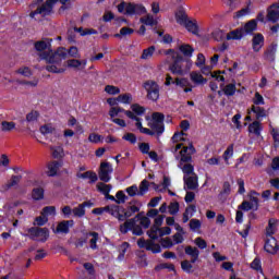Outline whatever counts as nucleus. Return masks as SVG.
I'll use <instances>...</instances> for the list:
<instances>
[{"mask_svg": "<svg viewBox=\"0 0 279 279\" xmlns=\"http://www.w3.org/2000/svg\"><path fill=\"white\" fill-rule=\"evenodd\" d=\"M54 3H58V0H47L46 3L29 13L31 19H36L38 14H40V16H49L53 10Z\"/></svg>", "mask_w": 279, "mask_h": 279, "instance_id": "423d86ee", "label": "nucleus"}, {"mask_svg": "<svg viewBox=\"0 0 279 279\" xmlns=\"http://www.w3.org/2000/svg\"><path fill=\"white\" fill-rule=\"evenodd\" d=\"M87 236H92V239L89 240L90 250H97V241H99V233L90 232L87 234Z\"/></svg>", "mask_w": 279, "mask_h": 279, "instance_id": "f704fd0d", "label": "nucleus"}, {"mask_svg": "<svg viewBox=\"0 0 279 279\" xmlns=\"http://www.w3.org/2000/svg\"><path fill=\"white\" fill-rule=\"evenodd\" d=\"M62 7L59 9L60 14H62L65 10H71V0H60Z\"/></svg>", "mask_w": 279, "mask_h": 279, "instance_id": "0e129e2a", "label": "nucleus"}, {"mask_svg": "<svg viewBox=\"0 0 279 279\" xmlns=\"http://www.w3.org/2000/svg\"><path fill=\"white\" fill-rule=\"evenodd\" d=\"M73 220H63L58 223L57 229L54 230L56 234H69V229L74 226Z\"/></svg>", "mask_w": 279, "mask_h": 279, "instance_id": "ddd939ff", "label": "nucleus"}, {"mask_svg": "<svg viewBox=\"0 0 279 279\" xmlns=\"http://www.w3.org/2000/svg\"><path fill=\"white\" fill-rule=\"evenodd\" d=\"M16 129V123L14 122H8V121H2L1 122V130L3 132H12V130Z\"/></svg>", "mask_w": 279, "mask_h": 279, "instance_id": "58836bf2", "label": "nucleus"}, {"mask_svg": "<svg viewBox=\"0 0 279 279\" xmlns=\"http://www.w3.org/2000/svg\"><path fill=\"white\" fill-rule=\"evenodd\" d=\"M262 130H263V128L260 126V122H258V121H255L248 125V132L251 134H255V136H260Z\"/></svg>", "mask_w": 279, "mask_h": 279, "instance_id": "c756f323", "label": "nucleus"}, {"mask_svg": "<svg viewBox=\"0 0 279 279\" xmlns=\"http://www.w3.org/2000/svg\"><path fill=\"white\" fill-rule=\"evenodd\" d=\"M47 218L52 215L56 216V208L53 206L45 207L41 211Z\"/></svg>", "mask_w": 279, "mask_h": 279, "instance_id": "69168bd1", "label": "nucleus"}, {"mask_svg": "<svg viewBox=\"0 0 279 279\" xmlns=\"http://www.w3.org/2000/svg\"><path fill=\"white\" fill-rule=\"evenodd\" d=\"M248 199L250 203L255 207L258 208V193L252 191L251 193H248Z\"/></svg>", "mask_w": 279, "mask_h": 279, "instance_id": "49530a36", "label": "nucleus"}, {"mask_svg": "<svg viewBox=\"0 0 279 279\" xmlns=\"http://www.w3.org/2000/svg\"><path fill=\"white\" fill-rule=\"evenodd\" d=\"M190 228L193 232H197V230L202 228V221H199L198 219L190 220Z\"/></svg>", "mask_w": 279, "mask_h": 279, "instance_id": "bf43d9fd", "label": "nucleus"}, {"mask_svg": "<svg viewBox=\"0 0 279 279\" xmlns=\"http://www.w3.org/2000/svg\"><path fill=\"white\" fill-rule=\"evenodd\" d=\"M175 21L179 23V25H185L189 22V17L186 16V13L184 11H179L175 13Z\"/></svg>", "mask_w": 279, "mask_h": 279, "instance_id": "2f4dec72", "label": "nucleus"}, {"mask_svg": "<svg viewBox=\"0 0 279 279\" xmlns=\"http://www.w3.org/2000/svg\"><path fill=\"white\" fill-rule=\"evenodd\" d=\"M243 36H245L243 28H238L227 34V40H241Z\"/></svg>", "mask_w": 279, "mask_h": 279, "instance_id": "b1692460", "label": "nucleus"}, {"mask_svg": "<svg viewBox=\"0 0 279 279\" xmlns=\"http://www.w3.org/2000/svg\"><path fill=\"white\" fill-rule=\"evenodd\" d=\"M144 88L147 92V99L150 101H158L160 98V87L154 81H148L144 84Z\"/></svg>", "mask_w": 279, "mask_h": 279, "instance_id": "0eeeda50", "label": "nucleus"}, {"mask_svg": "<svg viewBox=\"0 0 279 279\" xmlns=\"http://www.w3.org/2000/svg\"><path fill=\"white\" fill-rule=\"evenodd\" d=\"M116 109L118 110V114L120 112H124V114H126V117L129 119H132V121H136L135 125L140 130V132H142V134H148L150 136H151V134H154L153 132L149 131V129L143 128V122H141V118L136 117L134 114V112H132L130 110H125V109H123L121 107H116Z\"/></svg>", "mask_w": 279, "mask_h": 279, "instance_id": "6e6552de", "label": "nucleus"}, {"mask_svg": "<svg viewBox=\"0 0 279 279\" xmlns=\"http://www.w3.org/2000/svg\"><path fill=\"white\" fill-rule=\"evenodd\" d=\"M105 92L108 93V95H119V93H121V89H119V87L117 86L107 85L105 87Z\"/></svg>", "mask_w": 279, "mask_h": 279, "instance_id": "052dcab7", "label": "nucleus"}, {"mask_svg": "<svg viewBox=\"0 0 279 279\" xmlns=\"http://www.w3.org/2000/svg\"><path fill=\"white\" fill-rule=\"evenodd\" d=\"M65 51L66 56H69L70 58H82V56L80 54V49H77V47L75 46L70 47V49Z\"/></svg>", "mask_w": 279, "mask_h": 279, "instance_id": "a18cd8bd", "label": "nucleus"}, {"mask_svg": "<svg viewBox=\"0 0 279 279\" xmlns=\"http://www.w3.org/2000/svg\"><path fill=\"white\" fill-rule=\"evenodd\" d=\"M19 75H23V77H32V70L28 66H22L15 71Z\"/></svg>", "mask_w": 279, "mask_h": 279, "instance_id": "c03bdc74", "label": "nucleus"}, {"mask_svg": "<svg viewBox=\"0 0 279 279\" xmlns=\"http://www.w3.org/2000/svg\"><path fill=\"white\" fill-rule=\"evenodd\" d=\"M149 239L156 241V239H160V236H167L171 234V228L169 227H151L150 230L147 232Z\"/></svg>", "mask_w": 279, "mask_h": 279, "instance_id": "9b49d317", "label": "nucleus"}, {"mask_svg": "<svg viewBox=\"0 0 279 279\" xmlns=\"http://www.w3.org/2000/svg\"><path fill=\"white\" fill-rule=\"evenodd\" d=\"M21 182L20 175H13L10 181L4 185L5 189H12V186H16Z\"/></svg>", "mask_w": 279, "mask_h": 279, "instance_id": "3c124183", "label": "nucleus"}, {"mask_svg": "<svg viewBox=\"0 0 279 279\" xmlns=\"http://www.w3.org/2000/svg\"><path fill=\"white\" fill-rule=\"evenodd\" d=\"M257 23L256 20H251L247 22L244 27H242L244 35L245 34H252L253 32H256Z\"/></svg>", "mask_w": 279, "mask_h": 279, "instance_id": "c85d7f7f", "label": "nucleus"}, {"mask_svg": "<svg viewBox=\"0 0 279 279\" xmlns=\"http://www.w3.org/2000/svg\"><path fill=\"white\" fill-rule=\"evenodd\" d=\"M138 191H140L138 195H141V196L145 195V193H147L149 191V181L143 180L140 184Z\"/></svg>", "mask_w": 279, "mask_h": 279, "instance_id": "ea45409f", "label": "nucleus"}, {"mask_svg": "<svg viewBox=\"0 0 279 279\" xmlns=\"http://www.w3.org/2000/svg\"><path fill=\"white\" fill-rule=\"evenodd\" d=\"M183 144H177L172 151L174 153L175 160L179 161L178 168L185 173V175L193 174L194 168L193 165L189 163L193 160V154L195 153V147L193 144H189V146H183ZM181 149V150H180Z\"/></svg>", "mask_w": 279, "mask_h": 279, "instance_id": "f03ea898", "label": "nucleus"}, {"mask_svg": "<svg viewBox=\"0 0 279 279\" xmlns=\"http://www.w3.org/2000/svg\"><path fill=\"white\" fill-rule=\"evenodd\" d=\"M112 186L108 185V184H105V183H98L97 184V190L100 192V193H104L105 195H108L111 191Z\"/></svg>", "mask_w": 279, "mask_h": 279, "instance_id": "864d4df0", "label": "nucleus"}, {"mask_svg": "<svg viewBox=\"0 0 279 279\" xmlns=\"http://www.w3.org/2000/svg\"><path fill=\"white\" fill-rule=\"evenodd\" d=\"M126 193H128V195H130V197H135V195H138V193H140L138 186L137 185L129 186L126 189Z\"/></svg>", "mask_w": 279, "mask_h": 279, "instance_id": "338daca9", "label": "nucleus"}, {"mask_svg": "<svg viewBox=\"0 0 279 279\" xmlns=\"http://www.w3.org/2000/svg\"><path fill=\"white\" fill-rule=\"evenodd\" d=\"M86 60H77V59H70L66 61V65L69 66V69H76L77 71H80V69H86Z\"/></svg>", "mask_w": 279, "mask_h": 279, "instance_id": "aec40b11", "label": "nucleus"}, {"mask_svg": "<svg viewBox=\"0 0 279 279\" xmlns=\"http://www.w3.org/2000/svg\"><path fill=\"white\" fill-rule=\"evenodd\" d=\"M264 250L268 254H276V252H278V241H276V238H267L266 243L264 245Z\"/></svg>", "mask_w": 279, "mask_h": 279, "instance_id": "2eb2a0df", "label": "nucleus"}, {"mask_svg": "<svg viewBox=\"0 0 279 279\" xmlns=\"http://www.w3.org/2000/svg\"><path fill=\"white\" fill-rule=\"evenodd\" d=\"M73 217L82 218L84 215H86V209L84 208V205L80 204L78 206L74 207L72 209Z\"/></svg>", "mask_w": 279, "mask_h": 279, "instance_id": "e433bc0d", "label": "nucleus"}, {"mask_svg": "<svg viewBox=\"0 0 279 279\" xmlns=\"http://www.w3.org/2000/svg\"><path fill=\"white\" fill-rule=\"evenodd\" d=\"M149 252H153V254H160V252H162V248L159 246V244L154 243V241L150 240L149 244H148V248Z\"/></svg>", "mask_w": 279, "mask_h": 279, "instance_id": "09e8293b", "label": "nucleus"}, {"mask_svg": "<svg viewBox=\"0 0 279 279\" xmlns=\"http://www.w3.org/2000/svg\"><path fill=\"white\" fill-rule=\"evenodd\" d=\"M263 45H265V37H263L262 34H257L253 37V49L254 51H260L263 48Z\"/></svg>", "mask_w": 279, "mask_h": 279, "instance_id": "5701e85b", "label": "nucleus"}, {"mask_svg": "<svg viewBox=\"0 0 279 279\" xmlns=\"http://www.w3.org/2000/svg\"><path fill=\"white\" fill-rule=\"evenodd\" d=\"M168 210L171 215H178V213L180 211V204L178 202H172L168 206Z\"/></svg>", "mask_w": 279, "mask_h": 279, "instance_id": "13d9d810", "label": "nucleus"}, {"mask_svg": "<svg viewBox=\"0 0 279 279\" xmlns=\"http://www.w3.org/2000/svg\"><path fill=\"white\" fill-rule=\"evenodd\" d=\"M138 221V216L135 218L128 219L125 222L120 225V232L121 234H128L130 230H132V233L135 234V236L143 235V228L141 226L136 225Z\"/></svg>", "mask_w": 279, "mask_h": 279, "instance_id": "20e7f679", "label": "nucleus"}, {"mask_svg": "<svg viewBox=\"0 0 279 279\" xmlns=\"http://www.w3.org/2000/svg\"><path fill=\"white\" fill-rule=\"evenodd\" d=\"M134 34V29L130 28V27H122L120 29V34H116L114 37L116 38H121V36H130Z\"/></svg>", "mask_w": 279, "mask_h": 279, "instance_id": "603ef678", "label": "nucleus"}, {"mask_svg": "<svg viewBox=\"0 0 279 279\" xmlns=\"http://www.w3.org/2000/svg\"><path fill=\"white\" fill-rule=\"evenodd\" d=\"M112 171H114V169L112 168V165L110 162H101L98 171L99 180H101V182H109L110 180H112Z\"/></svg>", "mask_w": 279, "mask_h": 279, "instance_id": "1a4fd4ad", "label": "nucleus"}, {"mask_svg": "<svg viewBox=\"0 0 279 279\" xmlns=\"http://www.w3.org/2000/svg\"><path fill=\"white\" fill-rule=\"evenodd\" d=\"M183 27H185L187 32H191L192 34H197V24L193 21L187 20L186 24Z\"/></svg>", "mask_w": 279, "mask_h": 279, "instance_id": "8fccbe9b", "label": "nucleus"}, {"mask_svg": "<svg viewBox=\"0 0 279 279\" xmlns=\"http://www.w3.org/2000/svg\"><path fill=\"white\" fill-rule=\"evenodd\" d=\"M183 180L190 191H195V189H197V186H198L197 175H195V174H193L192 177L184 175Z\"/></svg>", "mask_w": 279, "mask_h": 279, "instance_id": "412c9836", "label": "nucleus"}, {"mask_svg": "<svg viewBox=\"0 0 279 279\" xmlns=\"http://www.w3.org/2000/svg\"><path fill=\"white\" fill-rule=\"evenodd\" d=\"M88 141L89 143H101V141H104V137L99 134L92 133L88 136Z\"/></svg>", "mask_w": 279, "mask_h": 279, "instance_id": "e2e57ef3", "label": "nucleus"}, {"mask_svg": "<svg viewBox=\"0 0 279 279\" xmlns=\"http://www.w3.org/2000/svg\"><path fill=\"white\" fill-rule=\"evenodd\" d=\"M117 101L129 105L132 101V94H122L117 97Z\"/></svg>", "mask_w": 279, "mask_h": 279, "instance_id": "37998d69", "label": "nucleus"}, {"mask_svg": "<svg viewBox=\"0 0 279 279\" xmlns=\"http://www.w3.org/2000/svg\"><path fill=\"white\" fill-rule=\"evenodd\" d=\"M62 168V163L60 161H51L48 163L46 172L49 178H53L54 175H58V171Z\"/></svg>", "mask_w": 279, "mask_h": 279, "instance_id": "dca6fc26", "label": "nucleus"}, {"mask_svg": "<svg viewBox=\"0 0 279 279\" xmlns=\"http://www.w3.org/2000/svg\"><path fill=\"white\" fill-rule=\"evenodd\" d=\"M60 62H62V60L58 63H50V65L46 66L47 71H49V73H64V69L60 68Z\"/></svg>", "mask_w": 279, "mask_h": 279, "instance_id": "473e14b6", "label": "nucleus"}, {"mask_svg": "<svg viewBox=\"0 0 279 279\" xmlns=\"http://www.w3.org/2000/svg\"><path fill=\"white\" fill-rule=\"evenodd\" d=\"M256 208L251 202L244 201L240 206V210H252Z\"/></svg>", "mask_w": 279, "mask_h": 279, "instance_id": "774afa93", "label": "nucleus"}, {"mask_svg": "<svg viewBox=\"0 0 279 279\" xmlns=\"http://www.w3.org/2000/svg\"><path fill=\"white\" fill-rule=\"evenodd\" d=\"M131 110H132L131 112H133V114L135 117H141V116L145 114L144 107L138 104L131 105Z\"/></svg>", "mask_w": 279, "mask_h": 279, "instance_id": "c9c22d12", "label": "nucleus"}, {"mask_svg": "<svg viewBox=\"0 0 279 279\" xmlns=\"http://www.w3.org/2000/svg\"><path fill=\"white\" fill-rule=\"evenodd\" d=\"M155 51H156L155 46H150L149 48L144 49L143 53L141 56V59L142 60H150V58L154 56Z\"/></svg>", "mask_w": 279, "mask_h": 279, "instance_id": "72a5a7b5", "label": "nucleus"}, {"mask_svg": "<svg viewBox=\"0 0 279 279\" xmlns=\"http://www.w3.org/2000/svg\"><path fill=\"white\" fill-rule=\"evenodd\" d=\"M180 51L184 54L191 58L193 56V48L190 45H182L180 46Z\"/></svg>", "mask_w": 279, "mask_h": 279, "instance_id": "5fc2aeb1", "label": "nucleus"}, {"mask_svg": "<svg viewBox=\"0 0 279 279\" xmlns=\"http://www.w3.org/2000/svg\"><path fill=\"white\" fill-rule=\"evenodd\" d=\"M140 22L143 23V25H149L150 27H154V25H158V21L154 19V15L146 14L145 16L140 19Z\"/></svg>", "mask_w": 279, "mask_h": 279, "instance_id": "a878e982", "label": "nucleus"}, {"mask_svg": "<svg viewBox=\"0 0 279 279\" xmlns=\"http://www.w3.org/2000/svg\"><path fill=\"white\" fill-rule=\"evenodd\" d=\"M27 236L33 241H39L40 243H45L47 239H49V229L40 228V227H32L27 229Z\"/></svg>", "mask_w": 279, "mask_h": 279, "instance_id": "39448f33", "label": "nucleus"}, {"mask_svg": "<svg viewBox=\"0 0 279 279\" xmlns=\"http://www.w3.org/2000/svg\"><path fill=\"white\" fill-rule=\"evenodd\" d=\"M165 114L160 112L153 113V120L150 122V128L157 132V134H162L165 132Z\"/></svg>", "mask_w": 279, "mask_h": 279, "instance_id": "9d476101", "label": "nucleus"}, {"mask_svg": "<svg viewBox=\"0 0 279 279\" xmlns=\"http://www.w3.org/2000/svg\"><path fill=\"white\" fill-rule=\"evenodd\" d=\"M194 243L199 250H206V247H208V243H206V240L202 238H196Z\"/></svg>", "mask_w": 279, "mask_h": 279, "instance_id": "680f3d73", "label": "nucleus"}, {"mask_svg": "<svg viewBox=\"0 0 279 279\" xmlns=\"http://www.w3.org/2000/svg\"><path fill=\"white\" fill-rule=\"evenodd\" d=\"M185 136L186 134H184V132L174 133L172 136V143H179V145H182L181 148H179V151H182L183 147H189V145H192Z\"/></svg>", "mask_w": 279, "mask_h": 279, "instance_id": "4468645a", "label": "nucleus"}, {"mask_svg": "<svg viewBox=\"0 0 279 279\" xmlns=\"http://www.w3.org/2000/svg\"><path fill=\"white\" fill-rule=\"evenodd\" d=\"M190 80L193 82V84H196L197 86H202L204 84H207L208 80L204 78V76L196 71H193L190 73Z\"/></svg>", "mask_w": 279, "mask_h": 279, "instance_id": "a211bd4d", "label": "nucleus"}, {"mask_svg": "<svg viewBox=\"0 0 279 279\" xmlns=\"http://www.w3.org/2000/svg\"><path fill=\"white\" fill-rule=\"evenodd\" d=\"M140 208L136 207V205L130 206L126 210L124 209V220L129 219V217H132L135 213H138Z\"/></svg>", "mask_w": 279, "mask_h": 279, "instance_id": "de8ad7c7", "label": "nucleus"}, {"mask_svg": "<svg viewBox=\"0 0 279 279\" xmlns=\"http://www.w3.org/2000/svg\"><path fill=\"white\" fill-rule=\"evenodd\" d=\"M39 131L44 136H47V134H53V132H56V128L51 124H45L39 129Z\"/></svg>", "mask_w": 279, "mask_h": 279, "instance_id": "79ce46f5", "label": "nucleus"}, {"mask_svg": "<svg viewBox=\"0 0 279 279\" xmlns=\"http://www.w3.org/2000/svg\"><path fill=\"white\" fill-rule=\"evenodd\" d=\"M185 254L191 257V263H197L199 258V248L195 246H186Z\"/></svg>", "mask_w": 279, "mask_h": 279, "instance_id": "6ab92c4d", "label": "nucleus"}, {"mask_svg": "<svg viewBox=\"0 0 279 279\" xmlns=\"http://www.w3.org/2000/svg\"><path fill=\"white\" fill-rule=\"evenodd\" d=\"M222 90L227 97H232L234 96V93H236V85L234 83L228 84Z\"/></svg>", "mask_w": 279, "mask_h": 279, "instance_id": "4c0bfd02", "label": "nucleus"}, {"mask_svg": "<svg viewBox=\"0 0 279 279\" xmlns=\"http://www.w3.org/2000/svg\"><path fill=\"white\" fill-rule=\"evenodd\" d=\"M45 197V190L37 187L33 190V199H43Z\"/></svg>", "mask_w": 279, "mask_h": 279, "instance_id": "4d7b16f0", "label": "nucleus"}, {"mask_svg": "<svg viewBox=\"0 0 279 279\" xmlns=\"http://www.w3.org/2000/svg\"><path fill=\"white\" fill-rule=\"evenodd\" d=\"M181 269H183L185 271V274H193V263L187 259L183 260L181 263Z\"/></svg>", "mask_w": 279, "mask_h": 279, "instance_id": "a19ab883", "label": "nucleus"}, {"mask_svg": "<svg viewBox=\"0 0 279 279\" xmlns=\"http://www.w3.org/2000/svg\"><path fill=\"white\" fill-rule=\"evenodd\" d=\"M174 84L175 86H180L181 88H186L187 86H191V82H189V78H175Z\"/></svg>", "mask_w": 279, "mask_h": 279, "instance_id": "6e6d98bb", "label": "nucleus"}, {"mask_svg": "<svg viewBox=\"0 0 279 279\" xmlns=\"http://www.w3.org/2000/svg\"><path fill=\"white\" fill-rule=\"evenodd\" d=\"M250 112H254V114H256V119H265V117H267V111H265V109L263 107H258L256 105H253L251 108Z\"/></svg>", "mask_w": 279, "mask_h": 279, "instance_id": "393cba45", "label": "nucleus"}, {"mask_svg": "<svg viewBox=\"0 0 279 279\" xmlns=\"http://www.w3.org/2000/svg\"><path fill=\"white\" fill-rule=\"evenodd\" d=\"M276 226H278V220L271 218L268 221V227L266 228V234L270 238L272 234H276Z\"/></svg>", "mask_w": 279, "mask_h": 279, "instance_id": "bb28decb", "label": "nucleus"}, {"mask_svg": "<svg viewBox=\"0 0 279 279\" xmlns=\"http://www.w3.org/2000/svg\"><path fill=\"white\" fill-rule=\"evenodd\" d=\"M53 39L41 38L34 44L37 56L46 62L58 63L60 60L66 59V48H59L53 51Z\"/></svg>", "mask_w": 279, "mask_h": 279, "instance_id": "f257e3e1", "label": "nucleus"}, {"mask_svg": "<svg viewBox=\"0 0 279 279\" xmlns=\"http://www.w3.org/2000/svg\"><path fill=\"white\" fill-rule=\"evenodd\" d=\"M107 213L118 219V221H125L124 208L117 205L107 206Z\"/></svg>", "mask_w": 279, "mask_h": 279, "instance_id": "f8f14e48", "label": "nucleus"}, {"mask_svg": "<svg viewBox=\"0 0 279 279\" xmlns=\"http://www.w3.org/2000/svg\"><path fill=\"white\" fill-rule=\"evenodd\" d=\"M232 156H234V145L231 144L227 147L222 155L226 165H230V158H232Z\"/></svg>", "mask_w": 279, "mask_h": 279, "instance_id": "cd10ccee", "label": "nucleus"}, {"mask_svg": "<svg viewBox=\"0 0 279 279\" xmlns=\"http://www.w3.org/2000/svg\"><path fill=\"white\" fill-rule=\"evenodd\" d=\"M76 178L81 180H90L92 183L97 182V173L93 171H86V172H77Z\"/></svg>", "mask_w": 279, "mask_h": 279, "instance_id": "4be33fe9", "label": "nucleus"}, {"mask_svg": "<svg viewBox=\"0 0 279 279\" xmlns=\"http://www.w3.org/2000/svg\"><path fill=\"white\" fill-rule=\"evenodd\" d=\"M192 66L193 62L190 59H184L182 56H179L173 59V62L170 65V71L173 75H186Z\"/></svg>", "mask_w": 279, "mask_h": 279, "instance_id": "7ed1b4c3", "label": "nucleus"}, {"mask_svg": "<svg viewBox=\"0 0 279 279\" xmlns=\"http://www.w3.org/2000/svg\"><path fill=\"white\" fill-rule=\"evenodd\" d=\"M267 19L270 21V23H278L279 21V7L276 4H272L268 9Z\"/></svg>", "mask_w": 279, "mask_h": 279, "instance_id": "f3484780", "label": "nucleus"}, {"mask_svg": "<svg viewBox=\"0 0 279 279\" xmlns=\"http://www.w3.org/2000/svg\"><path fill=\"white\" fill-rule=\"evenodd\" d=\"M50 151L54 158H64V148L62 146H50Z\"/></svg>", "mask_w": 279, "mask_h": 279, "instance_id": "7c9ffc66", "label": "nucleus"}]
</instances>
